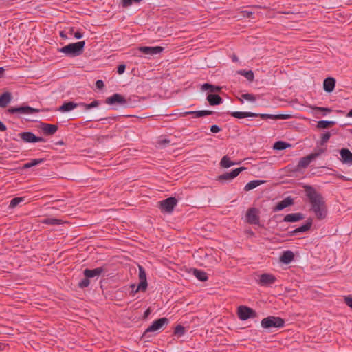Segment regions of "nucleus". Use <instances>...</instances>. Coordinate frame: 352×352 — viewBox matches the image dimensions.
<instances>
[{
  "label": "nucleus",
  "instance_id": "obj_14",
  "mask_svg": "<svg viewBox=\"0 0 352 352\" xmlns=\"http://www.w3.org/2000/svg\"><path fill=\"white\" fill-rule=\"evenodd\" d=\"M245 167H239L232 170L230 173H225L218 176L217 180L222 182L226 180H231L236 177L243 170H245Z\"/></svg>",
  "mask_w": 352,
  "mask_h": 352
},
{
  "label": "nucleus",
  "instance_id": "obj_50",
  "mask_svg": "<svg viewBox=\"0 0 352 352\" xmlns=\"http://www.w3.org/2000/svg\"><path fill=\"white\" fill-rule=\"evenodd\" d=\"M221 130L222 129L216 124L212 125L210 127V131L213 133H217L220 132Z\"/></svg>",
  "mask_w": 352,
  "mask_h": 352
},
{
  "label": "nucleus",
  "instance_id": "obj_4",
  "mask_svg": "<svg viewBox=\"0 0 352 352\" xmlns=\"http://www.w3.org/2000/svg\"><path fill=\"white\" fill-rule=\"evenodd\" d=\"M285 321L283 318L279 316H269L264 318L261 322V327L267 330L272 329H280L285 326Z\"/></svg>",
  "mask_w": 352,
  "mask_h": 352
},
{
  "label": "nucleus",
  "instance_id": "obj_42",
  "mask_svg": "<svg viewBox=\"0 0 352 352\" xmlns=\"http://www.w3.org/2000/svg\"><path fill=\"white\" fill-rule=\"evenodd\" d=\"M42 222L43 223L51 226L60 225L62 223V221L60 219L55 218H46Z\"/></svg>",
  "mask_w": 352,
  "mask_h": 352
},
{
  "label": "nucleus",
  "instance_id": "obj_24",
  "mask_svg": "<svg viewBox=\"0 0 352 352\" xmlns=\"http://www.w3.org/2000/svg\"><path fill=\"white\" fill-rule=\"evenodd\" d=\"M206 100L211 106H217L223 103V98L218 94H209L206 97Z\"/></svg>",
  "mask_w": 352,
  "mask_h": 352
},
{
  "label": "nucleus",
  "instance_id": "obj_6",
  "mask_svg": "<svg viewBox=\"0 0 352 352\" xmlns=\"http://www.w3.org/2000/svg\"><path fill=\"white\" fill-rule=\"evenodd\" d=\"M177 203L178 200L175 197H170L160 201L158 204L159 208L162 213L170 214L174 210Z\"/></svg>",
  "mask_w": 352,
  "mask_h": 352
},
{
  "label": "nucleus",
  "instance_id": "obj_29",
  "mask_svg": "<svg viewBox=\"0 0 352 352\" xmlns=\"http://www.w3.org/2000/svg\"><path fill=\"white\" fill-rule=\"evenodd\" d=\"M337 131L334 129L331 131H325L321 134L320 140L318 142L320 146H324L329 141L332 134H336Z\"/></svg>",
  "mask_w": 352,
  "mask_h": 352
},
{
  "label": "nucleus",
  "instance_id": "obj_19",
  "mask_svg": "<svg viewBox=\"0 0 352 352\" xmlns=\"http://www.w3.org/2000/svg\"><path fill=\"white\" fill-rule=\"evenodd\" d=\"M314 160L313 159L311 154L300 158L297 166L294 168V171L298 172L302 168H306L309 165V164Z\"/></svg>",
  "mask_w": 352,
  "mask_h": 352
},
{
  "label": "nucleus",
  "instance_id": "obj_60",
  "mask_svg": "<svg viewBox=\"0 0 352 352\" xmlns=\"http://www.w3.org/2000/svg\"><path fill=\"white\" fill-rule=\"evenodd\" d=\"M130 287H131V288L132 289V290H131V293H133V294H135V293L134 292V291H135V289H136V287H137L135 286V284H131Z\"/></svg>",
  "mask_w": 352,
  "mask_h": 352
},
{
  "label": "nucleus",
  "instance_id": "obj_40",
  "mask_svg": "<svg viewBox=\"0 0 352 352\" xmlns=\"http://www.w3.org/2000/svg\"><path fill=\"white\" fill-rule=\"evenodd\" d=\"M327 148H321V147H316L314 149V151L312 152L311 155L312 156L314 160H316L317 157H320L322 154L324 153L327 151Z\"/></svg>",
  "mask_w": 352,
  "mask_h": 352
},
{
  "label": "nucleus",
  "instance_id": "obj_55",
  "mask_svg": "<svg viewBox=\"0 0 352 352\" xmlns=\"http://www.w3.org/2000/svg\"><path fill=\"white\" fill-rule=\"evenodd\" d=\"M332 175H336L338 178L341 179L343 181H348L347 177L346 176L342 175L336 174V173H332Z\"/></svg>",
  "mask_w": 352,
  "mask_h": 352
},
{
  "label": "nucleus",
  "instance_id": "obj_49",
  "mask_svg": "<svg viewBox=\"0 0 352 352\" xmlns=\"http://www.w3.org/2000/svg\"><path fill=\"white\" fill-rule=\"evenodd\" d=\"M344 302L346 304L347 306H349L352 309V296H344Z\"/></svg>",
  "mask_w": 352,
  "mask_h": 352
},
{
  "label": "nucleus",
  "instance_id": "obj_52",
  "mask_svg": "<svg viewBox=\"0 0 352 352\" xmlns=\"http://www.w3.org/2000/svg\"><path fill=\"white\" fill-rule=\"evenodd\" d=\"M96 87L98 89H102L104 87V83L102 80H98L96 82Z\"/></svg>",
  "mask_w": 352,
  "mask_h": 352
},
{
  "label": "nucleus",
  "instance_id": "obj_13",
  "mask_svg": "<svg viewBox=\"0 0 352 352\" xmlns=\"http://www.w3.org/2000/svg\"><path fill=\"white\" fill-rule=\"evenodd\" d=\"M138 50L145 55L153 56L162 52L164 48L161 46H141L138 48Z\"/></svg>",
  "mask_w": 352,
  "mask_h": 352
},
{
  "label": "nucleus",
  "instance_id": "obj_3",
  "mask_svg": "<svg viewBox=\"0 0 352 352\" xmlns=\"http://www.w3.org/2000/svg\"><path fill=\"white\" fill-rule=\"evenodd\" d=\"M85 46V41H81L58 48V52L63 53L68 57H76L82 54Z\"/></svg>",
  "mask_w": 352,
  "mask_h": 352
},
{
  "label": "nucleus",
  "instance_id": "obj_10",
  "mask_svg": "<svg viewBox=\"0 0 352 352\" xmlns=\"http://www.w3.org/2000/svg\"><path fill=\"white\" fill-rule=\"evenodd\" d=\"M138 270L140 283L137 286L135 291H134L135 293L138 292H146L148 287L146 274L144 268L142 265H139Z\"/></svg>",
  "mask_w": 352,
  "mask_h": 352
},
{
  "label": "nucleus",
  "instance_id": "obj_2",
  "mask_svg": "<svg viewBox=\"0 0 352 352\" xmlns=\"http://www.w3.org/2000/svg\"><path fill=\"white\" fill-rule=\"evenodd\" d=\"M232 117L237 119H243L248 117L256 118L259 117L263 120L272 119V120H287L292 118L290 114H268V113H256L248 111H232L229 112Z\"/></svg>",
  "mask_w": 352,
  "mask_h": 352
},
{
  "label": "nucleus",
  "instance_id": "obj_26",
  "mask_svg": "<svg viewBox=\"0 0 352 352\" xmlns=\"http://www.w3.org/2000/svg\"><path fill=\"white\" fill-rule=\"evenodd\" d=\"M12 95L9 91L3 92L0 95V107H6L12 100Z\"/></svg>",
  "mask_w": 352,
  "mask_h": 352
},
{
  "label": "nucleus",
  "instance_id": "obj_27",
  "mask_svg": "<svg viewBox=\"0 0 352 352\" xmlns=\"http://www.w3.org/2000/svg\"><path fill=\"white\" fill-rule=\"evenodd\" d=\"M78 106H80V102L76 103L74 102H66L59 107L58 111L61 112H69Z\"/></svg>",
  "mask_w": 352,
  "mask_h": 352
},
{
  "label": "nucleus",
  "instance_id": "obj_25",
  "mask_svg": "<svg viewBox=\"0 0 352 352\" xmlns=\"http://www.w3.org/2000/svg\"><path fill=\"white\" fill-rule=\"evenodd\" d=\"M294 258V254L291 250L284 251L280 256V261L284 264H289Z\"/></svg>",
  "mask_w": 352,
  "mask_h": 352
},
{
  "label": "nucleus",
  "instance_id": "obj_58",
  "mask_svg": "<svg viewBox=\"0 0 352 352\" xmlns=\"http://www.w3.org/2000/svg\"><path fill=\"white\" fill-rule=\"evenodd\" d=\"M7 346H8V344H6L5 343L0 342V351L5 350V349L6 348Z\"/></svg>",
  "mask_w": 352,
  "mask_h": 352
},
{
  "label": "nucleus",
  "instance_id": "obj_62",
  "mask_svg": "<svg viewBox=\"0 0 352 352\" xmlns=\"http://www.w3.org/2000/svg\"><path fill=\"white\" fill-rule=\"evenodd\" d=\"M232 60L233 62H237L239 60V58L235 54H233V56H232Z\"/></svg>",
  "mask_w": 352,
  "mask_h": 352
},
{
  "label": "nucleus",
  "instance_id": "obj_37",
  "mask_svg": "<svg viewBox=\"0 0 352 352\" xmlns=\"http://www.w3.org/2000/svg\"><path fill=\"white\" fill-rule=\"evenodd\" d=\"M336 124L335 121L331 120H320L317 122V128L328 129Z\"/></svg>",
  "mask_w": 352,
  "mask_h": 352
},
{
  "label": "nucleus",
  "instance_id": "obj_17",
  "mask_svg": "<svg viewBox=\"0 0 352 352\" xmlns=\"http://www.w3.org/2000/svg\"><path fill=\"white\" fill-rule=\"evenodd\" d=\"M294 198L291 196L287 197L282 201L277 203V204L272 208L274 212L281 211L283 209L294 205Z\"/></svg>",
  "mask_w": 352,
  "mask_h": 352
},
{
  "label": "nucleus",
  "instance_id": "obj_59",
  "mask_svg": "<svg viewBox=\"0 0 352 352\" xmlns=\"http://www.w3.org/2000/svg\"><path fill=\"white\" fill-rule=\"evenodd\" d=\"M107 120V118L96 116V117L94 118V119L92 120H94V121H100V120Z\"/></svg>",
  "mask_w": 352,
  "mask_h": 352
},
{
  "label": "nucleus",
  "instance_id": "obj_45",
  "mask_svg": "<svg viewBox=\"0 0 352 352\" xmlns=\"http://www.w3.org/2000/svg\"><path fill=\"white\" fill-rule=\"evenodd\" d=\"M99 104H100V102L98 100H94L90 104H86V103L80 102V106L83 107L85 108V109H86V110L90 109L91 108L96 107Z\"/></svg>",
  "mask_w": 352,
  "mask_h": 352
},
{
  "label": "nucleus",
  "instance_id": "obj_63",
  "mask_svg": "<svg viewBox=\"0 0 352 352\" xmlns=\"http://www.w3.org/2000/svg\"><path fill=\"white\" fill-rule=\"evenodd\" d=\"M4 71L3 67H0V78L3 77Z\"/></svg>",
  "mask_w": 352,
  "mask_h": 352
},
{
  "label": "nucleus",
  "instance_id": "obj_30",
  "mask_svg": "<svg viewBox=\"0 0 352 352\" xmlns=\"http://www.w3.org/2000/svg\"><path fill=\"white\" fill-rule=\"evenodd\" d=\"M193 275L201 282H205L208 279L207 273L201 270L193 269Z\"/></svg>",
  "mask_w": 352,
  "mask_h": 352
},
{
  "label": "nucleus",
  "instance_id": "obj_36",
  "mask_svg": "<svg viewBox=\"0 0 352 352\" xmlns=\"http://www.w3.org/2000/svg\"><path fill=\"white\" fill-rule=\"evenodd\" d=\"M236 73L238 74L243 76L244 77H245L247 78L248 80H249L250 82L254 80V74L252 70L241 69V70H238L236 72Z\"/></svg>",
  "mask_w": 352,
  "mask_h": 352
},
{
  "label": "nucleus",
  "instance_id": "obj_41",
  "mask_svg": "<svg viewBox=\"0 0 352 352\" xmlns=\"http://www.w3.org/2000/svg\"><path fill=\"white\" fill-rule=\"evenodd\" d=\"M25 197H17L13 198L9 205L10 208H16L20 203L24 201Z\"/></svg>",
  "mask_w": 352,
  "mask_h": 352
},
{
  "label": "nucleus",
  "instance_id": "obj_54",
  "mask_svg": "<svg viewBox=\"0 0 352 352\" xmlns=\"http://www.w3.org/2000/svg\"><path fill=\"white\" fill-rule=\"evenodd\" d=\"M74 36L76 38V39H80L81 38H82L83 36V34L82 33L80 32V31H76L74 33Z\"/></svg>",
  "mask_w": 352,
  "mask_h": 352
},
{
  "label": "nucleus",
  "instance_id": "obj_28",
  "mask_svg": "<svg viewBox=\"0 0 352 352\" xmlns=\"http://www.w3.org/2000/svg\"><path fill=\"white\" fill-rule=\"evenodd\" d=\"M222 89V87L219 85H214L210 83H204L201 86L202 91H208L210 94H214L220 92Z\"/></svg>",
  "mask_w": 352,
  "mask_h": 352
},
{
  "label": "nucleus",
  "instance_id": "obj_15",
  "mask_svg": "<svg viewBox=\"0 0 352 352\" xmlns=\"http://www.w3.org/2000/svg\"><path fill=\"white\" fill-rule=\"evenodd\" d=\"M38 128L44 135L49 136L53 135L58 130V126L57 125L45 122H41Z\"/></svg>",
  "mask_w": 352,
  "mask_h": 352
},
{
  "label": "nucleus",
  "instance_id": "obj_64",
  "mask_svg": "<svg viewBox=\"0 0 352 352\" xmlns=\"http://www.w3.org/2000/svg\"><path fill=\"white\" fill-rule=\"evenodd\" d=\"M347 117H352V109L347 113Z\"/></svg>",
  "mask_w": 352,
  "mask_h": 352
},
{
  "label": "nucleus",
  "instance_id": "obj_44",
  "mask_svg": "<svg viewBox=\"0 0 352 352\" xmlns=\"http://www.w3.org/2000/svg\"><path fill=\"white\" fill-rule=\"evenodd\" d=\"M85 278L82 279L78 283V287L80 289L88 287L90 285V278L87 276H84Z\"/></svg>",
  "mask_w": 352,
  "mask_h": 352
},
{
  "label": "nucleus",
  "instance_id": "obj_61",
  "mask_svg": "<svg viewBox=\"0 0 352 352\" xmlns=\"http://www.w3.org/2000/svg\"><path fill=\"white\" fill-rule=\"evenodd\" d=\"M60 37H62L63 38H65V39L67 38V35L64 33L63 31L60 32Z\"/></svg>",
  "mask_w": 352,
  "mask_h": 352
},
{
  "label": "nucleus",
  "instance_id": "obj_18",
  "mask_svg": "<svg viewBox=\"0 0 352 352\" xmlns=\"http://www.w3.org/2000/svg\"><path fill=\"white\" fill-rule=\"evenodd\" d=\"M340 161L344 164L348 166L352 165V153L348 148H342L340 150Z\"/></svg>",
  "mask_w": 352,
  "mask_h": 352
},
{
  "label": "nucleus",
  "instance_id": "obj_56",
  "mask_svg": "<svg viewBox=\"0 0 352 352\" xmlns=\"http://www.w3.org/2000/svg\"><path fill=\"white\" fill-rule=\"evenodd\" d=\"M297 234H298V233L296 232V229H294V230L288 232V233L287 234V236H296Z\"/></svg>",
  "mask_w": 352,
  "mask_h": 352
},
{
  "label": "nucleus",
  "instance_id": "obj_32",
  "mask_svg": "<svg viewBox=\"0 0 352 352\" xmlns=\"http://www.w3.org/2000/svg\"><path fill=\"white\" fill-rule=\"evenodd\" d=\"M265 182V180H252L249 182L244 187L245 191H249L252 189H254L255 188L258 187V186L264 184Z\"/></svg>",
  "mask_w": 352,
  "mask_h": 352
},
{
  "label": "nucleus",
  "instance_id": "obj_48",
  "mask_svg": "<svg viewBox=\"0 0 352 352\" xmlns=\"http://www.w3.org/2000/svg\"><path fill=\"white\" fill-rule=\"evenodd\" d=\"M241 14L243 17H245V18H254L253 16L254 14V12L248 10H245L241 11Z\"/></svg>",
  "mask_w": 352,
  "mask_h": 352
},
{
  "label": "nucleus",
  "instance_id": "obj_7",
  "mask_svg": "<svg viewBox=\"0 0 352 352\" xmlns=\"http://www.w3.org/2000/svg\"><path fill=\"white\" fill-rule=\"evenodd\" d=\"M238 317L241 320H246L256 317L257 313L253 309L247 306L241 305L237 310Z\"/></svg>",
  "mask_w": 352,
  "mask_h": 352
},
{
  "label": "nucleus",
  "instance_id": "obj_12",
  "mask_svg": "<svg viewBox=\"0 0 352 352\" xmlns=\"http://www.w3.org/2000/svg\"><path fill=\"white\" fill-rule=\"evenodd\" d=\"M105 103L109 105L119 104L124 107H128L126 98L122 95L118 93L113 94L110 97L107 98Z\"/></svg>",
  "mask_w": 352,
  "mask_h": 352
},
{
  "label": "nucleus",
  "instance_id": "obj_57",
  "mask_svg": "<svg viewBox=\"0 0 352 352\" xmlns=\"http://www.w3.org/2000/svg\"><path fill=\"white\" fill-rule=\"evenodd\" d=\"M7 130L6 126L0 120V131H6Z\"/></svg>",
  "mask_w": 352,
  "mask_h": 352
},
{
  "label": "nucleus",
  "instance_id": "obj_11",
  "mask_svg": "<svg viewBox=\"0 0 352 352\" xmlns=\"http://www.w3.org/2000/svg\"><path fill=\"white\" fill-rule=\"evenodd\" d=\"M246 221L251 225H259V210L256 208H250L246 212Z\"/></svg>",
  "mask_w": 352,
  "mask_h": 352
},
{
  "label": "nucleus",
  "instance_id": "obj_33",
  "mask_svg": "<svg viewBox=\"0 0 352 352\" xmlns=\"http://www.w3.org/2000/svg\"><path fill=\"white\" fill-rule=\"evenodd\" d=\"M238 164L239 163L234 162L231 161L230 159L227 155L223 156L220 161V166L222 168H228L231 167L232 166H234V165Z\"/></svg>",
  "mask_w": 352,
  "mask_h": 352
},
{
  "label": "nucleus",
  "instance_id": "obj_46",
  "mask_svg": "<svg viewBox=\"0 0 352 352\" xmlns=\"http://www.w3.org/2000/svg\"><path fill=\"white\" fill-rule=\"evenodd\" d=\"M142 0H122L121 5L123 8H128L133 3H138Z\"/></svg>",
  "mask_w": 352,
  "mask_h": 352
},
{
  "label": "nucleus",
  "instance_id": "obj_20",
  "mask_svg": "<svg viewBox=\"0 0 352 352\" xmlns=\"http://www.w3.org/2000/svg\"><path fill=\"white\" fill-rule=\"evenodd\" d=\"M105 270L106 269L104 267H99L92 270L86 268L83 270V275L92 278L100 276Z\"/></svg>",
  "mask_w": 352,
  "mask_h": 352
},
{
  "label": "nucleus",
  "instance_id": "obj_43",
  "mask_svg": "<svg viewBox=\"0 0 352 352\" xmlns=\"http://www.w3.org/2000/svg\"><path fill=\"white\" fill-rule=\"evenodd\" d=\"M243 99H245L252 102H254L256 100V96L252 94H242L241 98H239L241 103L243 102Z\"/></svg>",
  "mask_w": 352,
  "mask_h": 352
},
{
  "label": "nucleus",
  "instance_id": "obj_5",
  "mask_svg": "<svg viewBox=\"0 0 352 352\" xmlns=\"http://www.w3.org/2000/svg\"><path fill=\"white\" fill-rule=\"evenodd\" d=\"M169 323V320L167 318L163 317L158 318L154 320L152 324L146 329L144 333L142 334V338H148L151 336L149 334L150 333H153L160 329H164V327L166 326Z\"/></svg>",
  "mask_w": 352,
  "mask_h": 352
},
{
  "label": "nucleus",
  "instance_id": "obj_47",
  "mask_svg": "<svg viewBox=\"0 0 352 352\" xmlns=\"http://www.w3.org/2000/svg\"><path fill=\"white\" fill-rule=\"evenodd\" d=\"M170 143V140L167 138H163L160 137L157 140V144L160 146L166 147L168 144Z\"/></svg>",
  "mask_w": 352,
  "mask_h": 352
},
{
  "label": "nucleus",
  "instance_id": "obj_22",
  "mask_svg": "<svg viewBox=\"0 0 352 352\" xmlns=\"http://www.w3.org/2000/svg\"><path fill=\"white\" fill-rule=\"evenodd\" d=\"M336 80L333 77H327L323 81V89L327 93H331L336 87Z\"/></svg>",
  "mask_w": 352,
  "mask_h": 352
},
{
  "label": "nucleus",
  "instance_id": "obj_51",
  "mask_svg": "<svg viewBox=\"0 0 352 352\" xmlns=\"http://www.w3.org/2000/svg\"><path fill=\"white\" fill-rule=\"evenodd\" d=\"M125 69H126L125 64H120V65H118V66L117 67V72L119 74H122L124 72Z\"/></svg>",
  "mask_w": 352,
  "mask_h": 352
},
{
  "label": "nucleus",
  "instance_id": "obj_39",
  "mask_svg": "<svg viewBox=\"0 0 352 352\" xmlns=\"http://www.w3.org/2000/svg\"><path fill=\"white\" fill-rule=\"evenodd\" d=\"M186 333V329L182 324H177L174 329L173 334L177 337H182Z\"/></svg>",
  "mask_w": 352,
  "mask_h": 352
},
{
  "label": "nucleus",
  "instance_id": "obj_9",
  "mask_svg": "<svg viewBox=\"0 0 352 352\" xmlns=\"http://www.w3.org/2000/svg\"><path fill=\"white\" fill-rule=\"evenodd\" d=\"M7 111L10 114L21 113V114H33L38 113L39 109L33 108L28 105L21 107H11L8 109Z\"/></svg>",
  "mask_w": 352,
  "mask_h": 352
},
{
  "label": "nucleus",
  "instance_id": "obj_1",
  "mask_svg": "<svg viewBox=\"0 0 352 352\" xmlns=\"http://www.w3.org/2000/svg\"><path fill=\"white\" fill-rule=\"evenodd\" d=\"M304 188L316 218L320 220L324 219L327 217V210L323 197L311 186L306 185Z\"/></svg>",
  "mask_w": 352,
  "mask_h": 352
},
{
  "label": "nucleus",
  "instance_id": "obj_21",
  "mask_svg": "<svg viewBox=\"0 0 352 352\" xmlns=\"http://www.w3.org/2000/svg\"><path fill=\"white\" fill-rule=\"evenodd\" d=\"M305 218V216L302 213L296 212V213H290L286 214L283 219V222H289V223H295L302 220Z\"/></svg>",
  "mask_w": 352,
  "mask_h": 352
},
{
  "label": "nucleus",
  "instance_id": "obj_16",
  "mask_svg": "<svg viewBox=\"0 0 352 352\" xmlns=\"http://www.w3.org/2000/svg\"><path fill=\"white\" fill-rule=\"evenodd\" d=\"M276 280V278L272 274L263 273L260 275L259 280L257 283L261 286H269L274 284Z\"/></svg>",
  "mask_w": 352,
  "mask_h": 352
},
{
  "label": "nucleus",
  "instance_id": "obj_8",
  "mask_svg": "<svg viewBox=\"0 0 352 352\" xmlns=\"http://www.w3.org/2000/svg\"><path fill=\"white\" fill-rule=\"evenodd\" d=\"M19 137L25 143L45 142L46 140L42 137L36 136L31 131H24L18 134Z\"/></svg>",
  "mask_w": 352,
  "mask_h": 352
},
{
  "label": "nucleus",
  "instance_id": "obj_35",
  "mask_svg": "<svg viewBox=\"0 0 352 352\" xmlns=\"http://www.w3.org/2000/svg\"><path fill=\"white\" fill-rule=\"evenodd\" d=\"M292 145L284 141H277L274 144L273 148L277 151H283L291 147Z\"/></svg>",
  "mask_w": 352,
  "mask_h": 352
},
{
  "label": "nucleus",
  "instance_id": "obj_31",
  "mask_svg": "<svg viewBox=\"0 0 352 352\" xmlns=\"http://www.w3.org/2000/svg\"><path fill=\"white\" fill-rule=\"evenodd\" d=\"M312 224H313L312 219L309 218L304 225L296 228V232H297L298 234L301 233V232H305L311 229Z\"/></svg>",
  "mask_w": 352,
  "mask_h": 352
},
{
  "label": "nucleus",
  "instance_id": "obj_53",
  "mask_svg": "<svg viewBox=\"0 0 352 352\" xmlns=\"http://www.w3.org/2000/svg\"><path fill=\"white\" fill-rule=\"evenodd\" d=\"M151 311H152V310L150 307L146 309L143 314L142 319L146 320L148 317V316L151 314Z\"/></svg>",
  "mask_w": 352,
  "mask_h": 352
},
{
  "label": "nucleus",
  "instance_id": "obj_34",
  "mask_svg": "<svg viewBox=\"0 0 352 352\" xmlns=\"http://www.w3.org/2000/svg\"><path fill=\"white\" fill-rule=\"evenodd\" d=\"M45 160V158L31 160L30 162L23 164V169L30 168L33 166H37V165L44 162Z\"/></svg>",
  "mask_w": 352,
  "mask_h": 352
},
{
  "label": "nucleus",
  "instance_id": "obj_23",
  "mask_svg": "<svg viewBox=\"0 0 352 352\" xmlns=\"http://www.w3.org/2000/svg\"><path fill=\"white\" fill-rule=\"evenodd\" d=\"M214 111L210 110H201V111H186L182 113L183 116H186L187 115L193 116V118H201L206 116L213 115Z\"/></svg>",
  "mask_w": 352,
  "mask_h": 352
},
{
  "label": "nucleus",
  "instance_id": "obj_38",
  "mask_svg": "<svg viewBox=\"0 0 352 352\" xmlns=\"http://www.w3.org/2000/svg\"><path fill=\"white\" fill-rule=\"evenodd\" d=\"M312 109L315 113H317L318 112H322V116H326L327 113L332 112V109L328 107L314 106L312 107Z\"/></svg>",
  "mask_w": 352,
  "mask_h": 352
}]
</instances>
